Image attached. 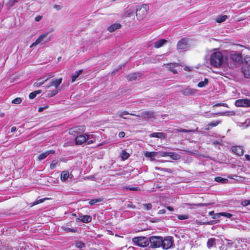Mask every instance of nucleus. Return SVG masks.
Segmentation results:
<instances>
[{"instance_id":"nucleus-1","label":"nucleus","mask_w":250,"mask_h":250,"mask_svg":"<svg viewBox=\"0 0 250 250\" xmlns=\"http://www.w3.org/2000/svg\"><path fill=\"white\" fill-rule=\"evenodd\" d=\"M223 55L220 51L212 53L210 56V64L214 67H220L224 62Z\"/></svg>"},{"instance_id":"nucleus-2","label":"nucleus","mask_w":250,"mask_h":250,"mask_svg":"<svg viewBox=\"0 0 250 250\" xmlns=\"http://www.w3.org/2000/svg\"><path fill=\"white\" fill-rule=\"evenodd\" d=\"M149 9L148 6L146 4H143L138 6L136 9V16L139 21L144 20L147 14Z\"/></svg>"},{"instance_id":"nucleus-3","label":"nucleus","mask_w":250,"mask_h":250,"mask_svg":"<svg viewBox=\"0 0 250 250\" xmlns=\"http://www.w3.org/2000/svg\"><path fill=\"white\" fill-rule=\"evenodd\" d=\"M243 179V177L238 176L236 175H230L228 177V178H222L221 177H217L215 178V181L222 184H224L228 182L229 181L232 182V180L236 181H242Z\"/></svg>"},{"instance_id":"nucleus-4","label":"nucleus","mask_w":250,"mask_h":250,"mask_svg":"<svg viewBox=\"0 0 250 250\" xmlns=\"http://www.w3.org/2000/svg\"><path fill=\"white\" fill-rule=\"evenodd\" d=\"M134 245L141 247H145L149 245V239L146 237H135L132 239Z\"/></svg>"},{"instance_id":"nucleus-5","label":"nucleus","mask_w":250,"mask_h":250,"mask_svg":"<svg viewBox=\"0 0 250 250\" xmlns=\"http://www.w3.org/2000/svg\"><path fill=\"white\" fill-rule=\"evenodd\" d=\"M51 40V36H49L48 33H44L41 35L36 41L33 42L30 47L35 46L39 44H43L49 42Z\"/></svg>"},{"instance_id":"nucleus-6","label":"nucleus","mask_w":250,"mask_h":250,"mask_svg":"<svg viewBox=\"0 0 250 250\" xmlns=\"http://www.w3.org/2000/svg\"><path fill=\"white\" fill-rule=\"evenodd\" d=\"M162 237L160 236H151L149 238V244H150L151 248H157L161 247Z\"/></svg>"},{"instance_id":"nucleus-7","label":"nucleus","mask_w":250,"mask_h":250,"mask_svg":"<svg viewBox=\"0 0 250 250\" xmlns=\"http://www.w3.org/2000/svg\"><path fill=\"white\" fill-rule=\"evenodd\" d=\"M173 243V238L170 236H167L165 237L164 239L162 238L161 247L164 250H168L172 247Z\"/></svg>"},{"instance_id":"nucleus-8","label":"nucleus","mask_w":250,"mask_h":250,"mask_svg":"<svg viewBox=\"0 0 250 250\" xmlns=\"http://www.w3.org/2000/svg\"><path fill=\"white\" fill-rule=\"evenodd\" d=\"M188 39L184 38L179 41L177 43V49L181 52L184 51L188 47Z\"/></svg>"},{"instance_id":"nucleus-9","label":"nucleus","mask_w":250,"mask_h":250,"mask_svg":"<svg viewBox=\"0 0 250 250\" xmlns=\"http://www.w3.org/2000/svg\"><path fill=\"white\" fill-rule=\"evenodd\" d=\"M130 115L133 116H136L137 117H141L145 120H150L151 119H155L156 115L152 111H145L141 114V116L140 115H135L134 114L131 113Z\"/></svg>"},{"instance_id":"nucleus-10","label":"nucleus","mask_w":250,"mask_h":250,"mask_svg":"<svg viewBox=\"0 0 250 250\" xmlns=\"http://www.w3.org/2000/svg\"><path fill=\"white\" fill-rule=\"evenodd\" d=\"M235 104L238 107H250V100L247 99L237 100L236 101Z\"/></svg>"},{"instance_id":"nucleus-11","label":"nucleus","mask_w":250,"mask_h":250,"mask_svg":"<svg viewBox=\"0 0 250 250\" xmlns=\"http://www.w3.org/2000/svg\"><path fill=\"white\" fill-rule=\"evenodd\" d=\"M229 58L231 61L238 63H241L243 61L242 54L235 52H233L229 54Z\"/></svg>"},{"instance_id":"nucleus-12","label":"nucleus","mask_w":250,"mask_h":250,"mask_svg":"<svg viewBox=\"0 0 250 250\" xmlns=\"http://www.w3.org/2000/svg\"><path fill=\"white\" fill-rule=\"evenodd\" d=\"M62 78L52 79L49 83L45 85L44 87L45 88H49L51 86H54L56 89H57L58 87L62 83Z\"/></svg>"},{"instance_id":"nucleus-13","label":"nucleus","mask_w":250,"mask_h":250,"mask_svg":"<svg viewBox=\"0 0 250 250\" xmlns=\"http://www.w3.org/2000/svg\"><path fill=\"white\" fill-rule=\"evenodd\" d=\"M197 90L188 87L181 91V93L185 96L193 95L197 92Z\"/></svg>"},{"instance_id":"nucleus-14","label":"nucleus","mask_w":250,"mask_h":250,"mask_svg":"<svg viewBox=\"0 0 250 250\" xmlns=\"http://www.w3.org/2000/svg\"><path fill=\"white\" fill-rule=\"evenodd\" d=\"M73 177L71 173H61V179L63 182L70 181Z\"/></svg>"},{"instance_id":"nucleus-15","label":"nucleus","mask_w":250,"mask_h":250,"mask_svg":"<svg viewBox=\"0 0 250 250\" xmlns=\"http://www.w3.org/2000/svg\"><path fill=\"white\" fill-rule=\"evenodd\" d=\"M55 153V151L53 150H50L44 152L41 154H40L37 157V160L39 161H41L42 160L46 158L48 155L50 154H54Z\"/></svg>"},{"instance_id":"nucleus-16","label":"nucleus","mask_w":250,"mask_h":250,"mask_svg":"<svg viewBox=\"0 0 250 250\" xmlns=\"http://www.w3.org/2000/svg\"><path fill=\"white\" fill-rule=\"evenodd\" d=\"M86 136L88 137L87 135H81L76 137L75 138L76 144L77 145H80L85 142L86 140Z\"/></svg>"},{"instance_id":"nucleus-17","label":"nucleus","mask_w":250,"mask_h":250,"mask_svg":"<svg viewBox=\"0 0 250 250\" xmlns=\"http://www.w3.org/2000/svg\"><path fill=\"white\" fill-rule=\"evenodd\" d=\"M231 150L234 153L239 156L242 155L244 153L243 148L240 146H232Z\"/></svg>"},{"instance_id":"nucleus-18","label":"nucleus","mask_w":250,"mask_h":250,"mask_svg":"<svg viewBox=\"0 0 250 250\" xmlns=\"http://www.w3.org/2000/svg\"><path fill=\"white\" fill-rule=\"evenodd\" d=\"M167 41L165 39H161L154 42V46L155 48H159L166 43Z\"/></svg>"},{"instance_id":"nucleus-19","label":"nucleus","mask_w":250,"mask_h":250,"mask_svg":"<svg viewBox=\"0 0 250 250\" xmlns=\"http://www.w3.org/2000/svg\"><path fill=\"white\" fill-rule=\"evenodd\" d=\"M159 152H144L145 156L147 158H149L150 160L153 161L155 160L154 157L156 156Z\"/></svg>"},{"instance_id":"nucleus-20","label":"nucleus","mask_w":250,"mask_h":250,"mask_svg":"<svg viewBox=\"0 0 250 250\" xmlns=\"http://www.w3.org/2000/svg\"><path fill=\"white\" fill-rule=\"evenodd\" d=\"M134 8L133 7H131L128 9H127L124 14L123 17L124 18H130L134 15Z\"/></svg>"},{"instance_id":"nucleus-21","label":"nucleus","mask_w":250,"mask_h":250,"mask_svg":"<svg viewBox=\"0 0 250 250\" xmlns=\"http://www.w3.org/2000/svg\"><path fill=\"white\" fill-rule=\"evenodd\" d=\"M221 242L222 240H216L214 238H210L208 240V242L207 243V246L208 248H210L214 246L215 245H216L217 243Z\"/></svg>"},{"instance_id":"nucleus-22","label":"nucleus","mask_w":250,"mask_h":250,"mask_svg":"<svg viewBox=\"0 0 250 250\" xmlns=\"http://www.w3.org/2000/svg\"><path fill=\"white\" fill-rule=\"evenodd\" d=\"M78 219L83 223H86L91 221L92 218L89 215H82L80 216Z\"/></svg>"},{"instance_id":"nucleus-23","label":"nucleus","mask_w":250,"mask_h":250,"mask_svg":"<svg viewBox=\"0 0 250 250\" xmlns=\"http://www.w3.org/2000/svg\"><path fill=\"white\" fill-rule=\"evenodd\" d=\"M121 26H122L120 23H116L109 26L107 28V30L109 32H112L117 29L120 28Z\"/></svg>"},{"instance_id":"nucleus-24","label":"nucleus","mask_w":250,"mask_h":250,"mask_svg":"<svg viewBox=\"0 0 250 250\" xmlns=\"http://www.w3.org/2000/svg\"><path fill=\"white\" fill-rule=\"evenodd\" d=\"M242 72L247 78H250V67L249 66H244L242 68Z\"/></svg>"},{"instance_id":"nucleus-25","label":"nucleus","mask_w":250,"mask_h":250,"mask_svg":"<svg viewBox=\"0 0 250 250\" xmlns=\"http://www.w3.org/2000/svg\"><path fill=\"white\" fill-rule=\"evenodd\" d=\"M141 74L140 73H135L134 74H130L127 76L128 79L130 81H135L137 78L140 77Z\"/></svg>"},{"instance_id":"nucleus-26","label":"nucleus","mask_w":250,"mask_h":250,"mask_svg":"<svg viewBox=\"0 0 250 250\" xmlns=\"http://www.w3.org/2000/svg\"><path fill=\"white\" fill-rule=\"evenodd\" d=\"M150 137H156L158 138H165L166 135L162 132L153 133L149 135Z\"/></svg>"},{"instance_id":"nucleus-27","label":"nucleus","mask_w":250,"mask_h":250,"mask_svg":"<svg viewBox=\"0 0 250 250\" xmlns=\"http://www.w3.org/2000/svg\"><path fill=\"white\" fill-rule=\"evenodd\" d=\"M168 156H169L172 159L174 160H178L180 158L179 155L173 152H169Z\"/></svg>"},{"instance_id":"nucleus-28","label":"nucleus","mask_w":250,"mask_h":250,"mask_svg":"<svg viewBox=\"0 0 250 250\" xmlns=\"http://www.w3.org/2000/svg\"><path fill=\"white\" fill-rule=\"evenodd\" d=\"M45 81L43 79H39L36 80V81L34 83V86L36 87H39L41 85L44 84L45 83Z\"/></svg>"},{"instance_id":"nucleus-29","label":"nucleus","mask_w":250,"mask_h":250,"mask_svg":"<svg viewBox=\"0 0 250 250\" xmlns=\"http://www.w3.org/2000/svg\"><path fill=\"white\" fill-rule=\"evenodd\" d=\"M83 71V70H80L79 71L76 72L74 74L72 75L71 80L72 83L74 82L79 75L82 73Z\"/></svg>"},{"instance_id":"nucleus-30","label":"nucleus","mask_w":250,"mask_h":250,"mask_svg":"<svg viewBox=\"0 0 250 250\" xmlns=\"http://www.w3.org/2000/svg\"><path fill=\"white\" fill-rule=\"evenodd\" d=\"M228 18L227 15H223L216 18L215 21L218 23H221L224 21Z\"/></svg>"},{"instance_id":"nucleus-31","label":"nucleus","mask_w":250,"mask_h":250,"mask_svg":"<svg viewBox=\"0 0 250 250\" xmlns=\"http://www.w3.org/2000/svg\"><path fill=\"white\" fill-rule=\"evenodd\" d=\"M81 127H75L69 129V133L70 134H73V132H75L76 133L80 132L82 129H81Z\"/></svg>"},{"instance_id":"nucleus-32","label":"nucleus","mask_w":250,"mask_h":250,"mask_svg":"<svg viewBox=\"0 0 250 250\" xmlns=\"http://www.w3.org/2000/svg\"><path fill=\"white\" fill-rule=\"evenodd\" d=\"M81 127H75L69 129V133L70 134H73V132H75L76 133L80 132L82 129H81Z\"/></svg>"},{"instance_id":"nucleus-33","label":"nucleus","mask_w":250,"mask_h":250,"mask_svg":"<svg viewBox=\"0 0 250 250\" xmlns=\"http://www.w3.org/2000/svg\"><path fill=\"white\" fill-rule=\"evenodd\" d=\"M208 80L207 79H205L204 81L199 83L197 85L200 88L204 87L208 84Z\"/></svg>"},{"instance_id":"nucleus-34","label":"nucleus","mask_w":250,"mask_h":250,"mask_svg":"<svg viewBox=\"0 0 250 250\" xmlns=\"http://www.w3.org/2000/svg\"><path fill=\"white\" fill-rule=\"evenodd\" d=\"M59 92V90L57 89H55L52 91H49L48 92L47 96L49 97H52L53 96L56 95Z\"/></svg>"},{"instance_id":"nucleus-35","label":"nucleus","mask_w":250,"mask_h":250,"mask_svg":"<svg viewBox=\"0 0 250 250\" xmlns=\"http://www.w3.org/2000/svg\"><path fill=\"white\" fill-rule=\"evenodd\" d=\"M235 113L234 111H229L218 113L219 115L223 116H233L235 115Z\"/></svg>"},{"instance_id":"nucleus-36","label":"nucleus","mask_w":250,"mask_h":250,"mask_svg":"<svg viewBox=\"0 0 250 250\" xmlns=\"http://www.w3.org/2000/svg\"><path fill=\"white\" fill-rule=\"evenodd\" d=\"M102 201H103V199H101V198H100V199H92V200H90L89 202V204L90 205H93L96 204L97 203L101 202Z\"/></svg>"},{"instance_id":"nucleus-37","label":"nucleus","mask_w":250,"mask_h":250,"mask_svg":"<svg viewBox=\"0 0 250 250\" xmlns=\"http://www.w3.org/2000/svg\"><path fill=\"white\" fill-rule=\"evenodd\" d=\"M54 76V75L52 73H47L46 74L44 77L42 78L44 79L45 82H47L49 79L51 78H53Z\"/></svg>"},{"instance_id":"nucleus-38","label":"nucleus","mask_w":250,"mask_h":250,"mask_svg":"<svg viewBox=\"0 0 250 250\" xmlns=\"http://www.w3.org/2000/svg\"><path fill=\"white\" fill-rule=\"evenodd\" d=\"M169 66L170 71L172 72L174 74H176L177 73V71L175 69H174V67L175 66H179L178 64H169Z\"/></svg>"},{"instance_id":"nucleus-39","label":"nucleus","mask_w":250,"mask_h":250,"mask_svg":"<svg viewBox=\"0 0 250 250\" xmlns=\"http://www.w3.org/2000/svg\"><path fill=\"white\" fill-rule=\"evenodd\" d=\"M121 156L123 160H126L128 158L129 154L125 150H123L121 153Z\"/></svg>"},{"instance_id":"nucleus-40","label":"nucleus","mask_w":250,"mask_h":250,"mask_svg":"<svg viewBox=\"0 0 250 250\" xmlns=\"http://www.w3.org/2000/svg\"><path fill=\"white\" fill-rule=\"evenodd\" d=\"M75 245L78 248H82L84 247V244L82 241H77L75 243Z\"/></svg>"},{"instance_id":"nucleus-41","label":"nucleus","mask_w":250,"mask_h":250,"mask_svg":"<svg viewBox=\"0 0 250 250\" xmlns=\"http://www.w3.org/2000/svg\"><path fill=\"white\" fill-rule=\"evenodd\" d=\"M245 63L249 66L250 67V56H246L244 59Z\"/></svg>"},{"instance_id":"nucleus-42","label":"nucleus","mask_w":250,"mask_h":250,"mask_svg":"<svg viewBox=\"0 0 250 250\" xmlns=\"http://www.w3.org/2000/svg\"><path fill=\"white\" fill-rule=\"evenodd\" d=\"M220 123V121H218L215 123H210L208 125V127L207 128V130H209V126H215Z\"/></svg>"},{"instance_id":"nucleus-43","label":"nucleus","mask_w":250,"mask_h":250,"mask_svg":"<svg viewBox=\"0 0 250 250\" xmlns=\"http://www.w3.org/2000/svg\"><path fill=\"white\" fill-rule=\"evenodd\" d=\"M220 215H221V216H224L228 218H229L232 216L231 214L227 212H220Z\"/></svg>"},{"instance_id":"nucleus-44","label":"nucleus","mask_w":250,"mask_h":250,"mask_svg":"<svg viewBox=\"0 0 250 250\" xmlns=\"http://www.w3.org/2000/svg\"><path fill=\"white\" fill-rule=\"evenodd\" d=\"M59 162L57 160H54L52 162V163L50 164V168L51 169H54L57 165L58 164Z\"/></svg>"},{"instance_id":"nucleus-45","label":"nucleus","mask_w":250,"mask_h":250,"mask_svg":"<svg viewBox=\"0 0 250 250\" xmlns=\"http://www.w3.org/2000/svg\"><path fill=\"white\" fill-rule=\"evenodd\" d=\"M241 205L244 207H246L250 205V200H246L242 201L241 203Z\"/></svg>"},{"instance_id":"nucleus-46","label":"nucleus","mask_w":250,"mask_h":250,"mask_svg":"<svg viewBox=\"0 0 250 250\" xmlns=\"http://www.w3.org/2000/svg\"><path fill=\"white\" fill-rule=\"evenodd\" d=\"M63 230L65 231L66 232H75L77 231V230L74 229H71L69 228H66L64 227L63 228Z\"/></svg>"},{"instance_id":"nucleus-47","label":"nucleus","mask_w":250,"mask_h":250,"mask_svg":"<svg viewBox=\"0 0 250 250\" xmlns=\"http://www.w3.org/2000/svg\"><path fill=\"white\" fill-rule=\"evenodd\" d=\"M21 98H17L15 99H14L12 103L13 104H19L21 103Z\"/></svg>"},{"instance_id":"nucleus-48","label":"nucleus","mask_w":250,"mask_h":250,"mask_svg":"<svg viewBox=\"0 0 250 250\" xmlns=\"http://www.w3.org/2000/svg\"><path fill=\"white\" fill-rule=\"evenodd\" d=\"M44 199H37L36 201H35L32 204L31 206L32 207L40 203H42L44 201Z\"/></svg>"},{"instance_id":"nucleus-49","label":"nucleus","mask_w":250,"mask_h":250,"mask_svg":"<svg viewBox=\"0 0 250 250\" xmlns=\"http://www.w3.org/2000/svg\"><path fill=\"white\" fill-rule=\"evenodd\" d=\"M178 218L180 220L187 219L188 218V216L186 214L179 215Z\"/></svg>"},{"instance_id":"nucleus-50","label":"nucleus","mask_w":250,"mask_h":250,"mask_svg":"<svg viewBox=\"0 0 250 250\" xmlns=\"http://www.w3.org/2000/svg\"><path fill=\"white\" fill-rule=\"evenodd\" d=\"M175 130L177 132H189L192 131V130H187V129H182V128H178V129H175Z\"/></svg>"},{"instance_id":"nucleus-51","label":"nucleus","mask_w":250,"mask_h":250,"mask_svg":"<svg viewBox=\"0 0 250 250\" xmlns=\"http://www.w3.org/2000/svg\"><path fill=\"white\" fill-rule=\"evenodd\" d=\"M144 206L146 210H149L152 208V205L151 204H144Z\"/></svg>"},{"instance_id":"nucleus-52","label":"nucleus","mask_w":250,"mask_h":250,"mask_svg":"<svg viewBox=\"0 0 250 250\" xmlns=\"http://www.w3.org/2000/svg\"><path fill=\"white\" fill-rule=\"evenodd\" d=\"M128 114H129V113L128 112H127V111H124V112H121L119 114V116L120 117H121V118H123L124 119H125V117H124V115H128Z\"/></svg>"},{"instance_id":"nucleus-53","label":"nucleus","mask_w":250,"mask_h":250,"mask_svg":"<svg viewBox=\"0 0 250 250\" xmlns=\"http://www.w3.org/2000/svg\"><path fill=\"white\" fill-rule=\"evenodd\" d=\"M36 94L35 92H33L29 94V98L31 99H34L36 96Z\"/></svg>"},{"instance_id":"nucleus-54","label":"nucleus","mask_w":250,"mask_h":250,"mask_svg":"<svg viewBox=\"0 0 250 250\" xmlns=\"http://www.w3.org/2000/svg\"><path fill=\"white\" fill-rule=\"evenodd\" d=\"M226 106V107H228V105L227 104H225V103H219V104H217L215 105H213V107L214 106Z\"/></svg>"},{"instance_id":"nucleus-55","label":"nucleus","mask_w":250,"mask_h":250,"mask_svg":"<svg viewBox=\"0 0 250 250\" xmlns=\"http://www.w3.org/2000/svg\"><path fill=\"white\" fill-rule=\"evenodd\" d=\"M160 154L162 157H165L166 156H168L169 152H160Z\"/></svg>"},{"instance_id":"nucleus-56","label":"nucleus","mask_w":250,"mask_h":250,"mask_svg":"<svg viewBox=\"0 0 250 250\" xmlns=\"http://www.w3.org/2000/svg\"><path fill=\"white\" fill-rule=\"evenodd\" d=\"M221 216V215H220V213H216L212 217L213 219H217L219 218Z\"/></svg>"},{"instance_id":"nucleus-57","label":"nucleus","mask_w":250,"mask_h":250,"mask_svg":"<svg viewBox=\"0 0 250 250\" xmlns=\"http://www.w3.org/2000/svg\"><path fill=\"white\" fill-rule=\"evenodd\" d=\"M17 1V0H9V5L12 6H13L15 2Z\"/></svg>"},{"instance_id":"nucleus-58","label":"nucleus","mask_w":250,"mask_h":250,"mask_svg":"<svg viewBox=\"0 0 250 250\" xmlns=\"http://www.w3.org/2000/svg\"><path fill=\"white\" fill-rule=\"evenodd\" d=\"M47 108H48L47 105L44 106V107H40L38 109V111L40 112H42L43 110L46 109Z\"/></svg>"},{"instance_id":"nucleus-59","label":"nucleus","mask_w":250,"mask_h":250,"mask_svg":"<svg viewBox=\"0 0 250 250\" xmlns=\"http://www.w3.org/2000/svg\"><path fill=\"white\" fill-rule=\"evenodd\" d=\"M42 16H38L35 18V20L36 21H39L42 20Z\"/></svg>"},{"instance_id":"nucleus-60","label":"nucleus","mask_w":250,"mask_h":250,"mask_svg":"<svg viewBox=\"0 0 250 250\" xmlns=\"http://www.w3.org/2000/svg\"><path fill=\"white\" fill-rule=\"evenodd\" d=\"M125 136V133L123 131H121L119 133V136L121 138H123Z\"/></svg>"},{"instance_id":"nucleus-61","label":"nucleus","mask_w":250,"mask_h":250,"mask_svg":"<svg viewBox=\"0 0 250 250\" xmlns=\"http://www.w3.org/2000/svg\"><path fill=\"white\" fill-rule=\"evenodd\" d=\"M166 213V210L164 209H161L159 211L158 213L160 214H164Z\"/></svg>"},{"instance_id":"nucleus-62","label":"nucleus","mask_w":250,"mask_h":250,"mask_svg":"<svg viewBox=\"0 0 250 250\" xmlns=\"http://www.w3.org/2000/svg\"><path fill=\"white\" fill-rule=\"evenodd\" d=\"M54 7L55 8H56L58 10H59L61 9V8H62L61 6L58 5H55L54 6Z\"/></svg>"},{"instance_id":"nucleus-63","label":"nucleus","mask_w":250,"mask_h":250,"mask_svg":"<svg viewBox=\"0 0 250 250\" xmlns=\"http://www.w3.org/2000/svg\"><path fill=\"white\" fill-rule=\"evenodd\" d=\"M127 207L129 208H134L135 206H133L131 203H129L127 205Z\"/></svg>"},{"instance_id":"nucleus-64","label":"nucleus","mask_w":250,"mask_h":250,"mask_svg":"<svg viewBox=\"0 0 250 250\" xmlns=\"http://www.w3.org/2000/svg\"><path fill=\"white\" fill-rule=\"evenodd\" d=\"M16 130V126H13L11 128V131L12 132H14Z\"/></svg>"}]
</instances>
